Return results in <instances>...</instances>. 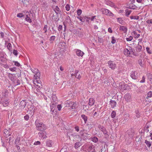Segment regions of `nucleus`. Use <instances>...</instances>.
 <instances>
[{
	"label": "nucleus",
	"instance_id": "obj_64",
	"mask_svg": "<svg viewBox=\"0 0 152 152\" xmlns=\"http://www.w3.org/2000/svg\"><path fill=\"white\" fill-rule=\"evenodd\" d=\"M76 104L74 103H73L71 107V108L72 109H74L75 108V107L76 106Z\"/></svg>",
	"mask_w": 152,
	"mask_h": 152
},
{
	"label": "nucleus",
	"instance_id": "obj_22",
	"mask_svg": "<svg viewBox=\"0 0 152 152\" xmlns=\"http://www.w3.org/2000/svg\"><path fill=\"white\" fill-rule=\"evenodd\" d=\"M110 104L111 107L114 108L116 105V102L115 101L111 100L110 101Z\"/></svg>",
	"mask_w": 152,
	"mask_h": 152
},
{
	"label": "nucleus",
	"instance_id": "obj_56",
	"mask_svg": "<svg viewBox=\"0 0 152 152\" xmlns=\"http://www.w3.org/2000/svg\"><path fill=\"white\" fill-rule=\"evenodd\" d=\"M16 68L15 67L10 68L9 69L12 72H14L16 70Z\"/></svg>",
	"mask_w": 152,
	"mask_h": 152
},
{
	"label": "nucleus",
	"instance_id": "obj_18",
	"mask_svg": "<svg viewBox=\"0 0 152 152\" xmlns=\"http://www.w3.org/2000/svg\"><path fill=\"white\" fill-rule=\"evenodd\" d=\"M66 44L64 42H60L59 44L58 47L60 48V49H63L66 48Z\"/></svg>",
	"mask_w": 152,
	"mask_h": 152
},
{
	"label": "nucleus",
	"instance_id": "obj_28",
	"mask_svg": "<svg viewBox=\"0 0 152 152\" xmlns=\"http://www.w3.org/2000/svg\"><path fill=\"white\" fill-rule=\"evenodd\" d=\"M132 35L134 36V37L136 38H138L140 36V34H137V32L134 31L132 32Z\"/></svg>",
	"mask_w": 152,
	"mask_h": 152
},
{
	"label": "nucleus",
	"instance_id": "obj_12",
	"mask_svg": "<svg viewBox=\"0 0 152 152\" xmlns=\"http://www.w3.org/2000/svg\"><path fill=\"white\" fill-rule=\"evenodd\" d=\"M99 128L103 132L104 134H107L108 136V133L107 131L105 130V128L104 126L101 125H99Z\"/></svg>",
	"mask_w": 152,
	"mask_h": 152
},
{
	"label": "nucleus",
	"instance_id": "obj_55",
	"mask_svg": "<svg viewBox=\"0 0 152 152\" xmlns=\"http://www.w3.org/2000/svg\"><path fill=\"white\" fill-rule=\"evenodd\" d=\"M13 54L16 56H17L18 55V51L17 50H14L13 51Z\"/></svg>",
	"mask_w": 152,
	"mask_h": 152
},
{
	"label": "nucleus",
	"instance_id": "obj_21",
	"mask_svg": "<svg viewBox=\"0 0 152 152\" xmlns=\"http://www.w3.org/2000/svg\"><path fill=\"white\" fill-rule=\"evenodd\" d=\"M38 134L39 137L41 138L45 139L47 137V136L45 135L44 134L43 132H39Z\"/></svg>",
	"mask_w": 152,
	"mask_h": 152
},
{
	"label": "nucleus",
	"instance_id": "obj_53",
	"mask_svg": "<svg viewBox=\"0 0 152 152\" xmlns=\"http://www.w3.org/2000/svg\"><path fill=\"white\" fill-rule=\"evenodd\" d=\"M17 16L18 18H22L24 16V15L22 13H20L18 14Z\"/></svg>",
	"mask_w": 152,
	"mask_h": 152
},
{
	"label": "nucleus",
	"instance_id": "obj_32",
	"mask_svg": "<svg viewBox=\"0 0 152 152\" xmlns=\"http://www.w3.org/2000/svg\"><path fill=\"white\" fill-rule=\"evenodd\" d=\"M81 117H82V118L84 120V123H86V121L87 120V117L84 115H82Z\"/></svg>",
	"mask_w": 152,
	"mask_h": 152
},
{
	"label": "nucleus",
	"instance_id": "obj_13",
	"mask_svg": "<svg viewBox=\"0 0 152 152\" xmlns=\"http://www.w3.org/2000/svg\"><path fill=\"white\" fill-rule=\"evenodd\" d=\"M26 101L23 100L21 101L19 104V107L21 109H23L26 105Z\"/></svg>",
	"mask_w": 152,
	"mask_h": 152
},
{
	"label": "nucleus",
	"instance_id": "obj_31",
	"mask_svg": "<svg viewBox=\"0 0 152 152\" xmlns=\"http://www.w3.org/2000/svg\"><path fill=\"white\" fill-rule=\"evenodd\" d=\"M152 97V91H150L147 94V97L146 98L148 99V98H151Z\"/></svg>",
	"mask_w": 152,
	"mask_h": 152
},
{
	"label": "nucleus",
	"instance_id": "obj_42",
	"mask_svg": "<svg viewBox=\"0 0 152 152\" xmlns=\"http://www.w3.org/2000/svg\"><path fill=\"white\" fill-rule=\"evenodd\" d=\"M89 107V106L88 105H84L83 107V109L86 111H87L88 110Z\"/></svg>",
	"mask_w": 152,
	"mask_h": 152
},
{
	"label": "nucleus",
	"instance_id": "obj_20",
	"mask_svg": "<svg viewBox=\"0 0 152 152\" xmlns=\"http://www.w3.org/2000/svg\"><path fill=\"white\" fill-rule=\"evenodd\" d=\"M95 102V100L93 98H90L89 99V101L88 103V104L89 105L92 106L94 104Z\"/></svg>",
	"mask_w": 152,
	"mask_h": 152
},
{
	"label": "nucleus",
	"instance_id": "obj_43",
	"mask_svg": "<svg viewBox=\"0 0 152 152\" xmlns=\"http://www.w3.org/2000/svg\"><path fill=\"white\" fill-rule=\"evenodd\" d=\"M92 141L95 142H96L98 141V139L96 137H94L92 140Z\"/></svg>",
	"mask_w": 152,
	"mask_h": 152
},
{
	"label": "nucleus",
	"instance_id": "obj_7",
	"mask_svg": "<svg viewBox=\"0 0 152 152\" xmlns=\"http://www.w3.org/2000/svg\"><path fill=\"white\" fill-rule=\"evenodd\" d=\"M108 64L109 67L113 70L116 67V64L113 61H109L108 62Z\"/></svg>",
	"mask_w": 152,
	"mask_h": 152
},
{
	"label": "nucleus",
	"instance_id": "obj_57",
	"mask_svg": "<svg viewBox=\"0 0 152 152\" xmlns=\"http://www.w3.org/2000/svg\"><path fill=\"white\" fill-rule=\"evenodd\" d=\"M29 117L28 115H26L24 117L25 119L26 120H28L29 119Z\"/></svg>",
	"mask_w": 152,
	"mask_h": 152
},
{
	"label": "nucleus",
	"instance_id": "obj_40",
	"mask_svg": "<svg viewBox=\"0 0 152 152\" xmlns=\"http://www.w3.org/2000/svg\"><path fill=\"white\" fill-rule=\"evenodd\" d=\"M112 40L111 41V42L112 44H115L116 42V39L114 37H113L112 38Z\"/></svg>",
	"mask_w": 152,
	"mask_h": 152
},
{
	"label": "nucleus",
	"instance_id": "obj_24",
	"mask_svg": "<svg viewBox=\"0 0 152 152\" xmlns=\"http://www.w3.org/2000/svg\"><path fill=\"white\" fill-rule=\"evenodd\" d=\"M4 55L3 52H0V61H4Z\"/></svg>",
	"mask_w": 152,
	"mask_h": 152
},
{
	"label": "nucleus",
	"instance_id": "obj_52",
	"mask_svg": "<svg viewBox=\"0 0 152 152\" xmlns=\"http://www.w3.org/2000/svg\"><path fill=\"white\" fill-rule=\"evenodd\" d=\"M90 18H88L86 17H85L84 18V20H85L87 22L89 23V20H90Z\"/></svg>",
	"mask_w": 152,
	"mask_h": 152
},
{
	"label": "nucleus",
	"instance_id": "obj_39",
	"mask_svg": "<svg viewBox=\"0 0 152 152\" xmlns=\"http://www.w3.org/2000/svg\"><path fill=\"white\" fill-rule=\"evenodd\" d=\"M146 22L148 24V25L151 26L152 24V19L148 20L146 21Z\"/></svg>",
	"mask_w": 152,
	"mask_h": 152
},
{
	"label": "nucleus",
	"instance_id": "obj_63",
	"mask_svg": "<svg viewBox=\"0 0 152 152\" xmlns=\"http://www.w3.org/2000/svg\"><path fill=\"white\" fill-rule=\"evenodd\" d=\"M62 26L61 25H59L58 26V30L59 31H61L62 30Z\"/></svg>",
	"mask_w": 152,
	"mask_h": 152
},
{
	"label": "nucleus",
	"instance_id": "obj_27",
	"mask_svg": "<svg viewBox=\"0 0 152 152\" xmlns=\"http://www.w3.org/2000/svg\"><path fill=\"white\" fill-rule=\"evenodd\" d=\"M81 145V143L80 142H78L76 143L75 144V148L77 149Z\"/></svg>",
	"mask_w": 152,
	"mask_h": 152
},
{
	"label": "nucleus",
	"instance_id": "obj_33",
	"mask_svg": "<svg viewBox=\"0 0 152 152\" xmlns=\"http://www.w3.org/2000/svg\"><path fill=\"white\" fill-rule=\"evenodd\" d=\"M116 115V113L115 111L113 110L111 114V117L112 118H115Z\"/></svg>",
	"mask_w": 152,
	"mask_h": 152
},
{
	"label": "nucleus",
	"instance_id": "obj_54",
	"mask_svg": "<svg viewBox=\"0 0 152 152\" xmlns=\"http://www.w3.org/2000/svg\"><path fill=\"white\" fill-rule=\"evenodd\" d=\"M146 50L147 52L149 54H151L152 53L151 51L150 50V48L148 47L146 48Z\"/></svg>",
	"mask_w": 152,
	"mask_h": 152
},
{
	"label": "nucleus",
	"instance_id": "obj_41",
	"mask_svg": "<svg viewBox=\"0 0 152 152\" xmlns=\"http://www.w3.org/2000/svg\"><path fill=\"white\" fill-rule=\"evenodd\" d=\"M81 76L80 73H78V72L76 73V77L77 78L80 79V78Z\"/></svg>",
	"mask_w": 152,
	"mask_h": 152
},
{
	"label": "nucleus",
	"instance_id": "obj_26",
	"mask_svg": "<svg viewBox=\"0 0 152 152\" xmlns=\"http://www.w3.org/2000/svg\"><path fill=\"white\" fill-rule=\"evenodd\" d=\"M29 0H22L21 2L25 5H27L29 4Z\"/></svg>",
	"mask_w": 152,
	"mask_h": 152
},
{
	"label": "nucleus",
	"instance_id": "obj_51",
	"mask_svg": "<svg viewBox=\"0 0 152 152\" xmlns=\"http://www.w3.org/2000/svg\"><path fill=\"white\" fill-rule=\"evenodd\" d=\"M131 11H126L125 15L126 16H128L131 13Z\"/></svg>",
	"mask_w": 152,
	"mask_h": 152
},
{
	"label": "nucleus",
	"instance_id": "obj_47",
	"mask_svg": "<svg viewBox=\"0 0 152 152\" xmlns=\"http://www.w3.org/2000/svg\"><path fill=\"white\" fill-rule=\"evenodd\" d=\"M65 8L67 11H69L70 9L69 5L68 4H67L65 6Z\"/></svg>",
	"mask_w": 152,
	"mask_h": 152
},
{
	"label": "nucleus",
	"instance_id": "obj_36",
	"mask_svg": "<svg viewBox=\"0 0 152 152\" xmlns=\"http://www.w3.org/2000/svg\"><path fill=\"white\" fill-rule=\"evenodd\" d=\"M66 105L65 106V107H69L72 105V103L69 101H67L66 102Z\"/></svg>",
	"mask_w": 152,
	"mask_h": 152
},
{
	"label": "nucleus",
	"instance_id": "obj_37",
	"mask_svg": "<svg viewBox=\"0 0 152 152\" xmlns=\"http://www.w3.org/2000/svg\"><path fill=\"white\" fill-rule=\"evenodd\" d=\"M8 76L11 80H14V77H12L13 76V74L9 73L8 74Z\"/></svg>",
	"mask_w": 152,
	"mask_h": 152
},
{
	"label": "nucleus",
	"instance_id": "obj_58",
	"mask_svg": "<svg viewBox=\"0 0 152 152\" xmlns=\"http://www.w3.org/2000/svg\"><path fill=\"white\" fill-rule=\"evenodd\" d=\"M145 77L144 76H143L142 78V79L140 80V82L141 83H143L145 82Z\"/></svg>",
	"mask_w": 152,
	"mask_h": 152
},
{
	"label": "nucleus",
	"instance_id": "obj_46",
	"mask_svg": "<svg viewBox=\"0 0 152 152\" xmlns=\"http://www.w3.org/2000/svg\"><path fill=\"white\" fill-rule=\"evenodd\" d=\"M145 142L147 146L148 147H150L151 146V144L150 142L145 140Z\"/></svg>",
	"mask_w": 152,
	"mask_h": 152
},
{
	"label": "nucleus",
	"instance_id": "obj_62",
	"mask_svg": "<svg viewBox=\"0 0 152 152\" xmlns=\"http://www.w3.org/2000/svg\"><path fill=\"white\" fill-rule=\"evenodd\" d=\"M67 150L66 148H62L60 151V152H66Z\"/></svg>",
	"mask_w": 152,
	"mask_h": 152
},
{
	"label": "nucleus",
	"instance_id": "obj_16",
	"mask_svg": "<svg viewBox=\"0 0 152 152\" xmlns=\"http://www.w3.org/2000/svg\"><path fill=\"white\" fill-rule=\"evenodd\" d=\"M28 108V110H27V112L29 111L30 112H31V114L32 113H34L35 110V107H34L33 105H31L29 106H27Z\"/></svg>",
	"mask_w": 152,
	"mask_h": 152
},
{
	"label": "nucleus",
	"instance_id": "obj_15",
	"mask_svg": "<svg viewBox=\"0 0 152 152\" xmlns=\"http://www.w3.org/2000/svg\"><path fill=\"white\" fill-rule=\"evenodd\" d=\"M131 77L133 79H136L137 78L138 75L137 72L134 71L131 73L130 75Z\"/></svg>",
	"mask_w": 152,
	"mask_h": 152
},
{
	"label": "nucleus",
	"instance_id": "obj_4",
	"mask_svg": "<svg viewBox=\"0 0 152 152\" xmlns=\"http://www.w3.org/2000/svg\"><path fill=\"white\" fill-rule=\"evenodd\" d=\"M10 124H7V128H8L9 130H7V129H5L4 130V136L6 138H7V137L10 136L12 134V132H10L11 130V128H8L10 126Z\"/></svg>",
	"mask_w": 152,
	"mask_h": 152
},
{
	"label": "nucleus",
	"instance_id": "obj_2",
	"mask_svg": "<svg viewBox=\"0 0 152 152\" xmlns=\"http://www.w3.org/2000/svg\"><path fill=\"white\" fill-rule=\"evenodd\" d=\"M134 130L132 129L128 130L126 133L125 137L127 139V138H132L134 136Z\"/></svg>",
	"mask_w": 152,
	"mask_h": 152
},
{
	"label": "nucleus",
	"instance_id": "obj_50",
	"mask_svg": "<svg viewBox=\"0 0 152 152\" xmlns=\"http://www.w3.org/2000/svg\"><path fill=\"white\" fill-rule=\"evenodd\" d=\"M133 39V37L132 36H130L129 38H126V40L127 41H131Z\"/></svg>",
	"mask_w": 152,
	"mask_h": 152
},
{
	"label": "nucleus",
	"instance_id": "obj_60",
	"mask_svg": "<svg viewBox=\"0 0 152 152\" xmlns=\"http://www.w3.org/2000/svg\"><path fill=\"white\" fill-rule=\"evenodd\" d=\"M7 47L8 49L10 50L11 49V45L10 43H9L8 45L7 46Z\"/></svg>",
	"mask_w": 152,
	"mask_h": 152
},
{
	"label": "nucleus",
	"instance_id": "obj_44",
	"mask_svg": "<svg viewBox=\"0 0 152 152\" xmlns=\"http://www.w3.org/2000/svg\"><path fill=\"white\" fill-rule=\"evenodd\" d=\"M48 147H51L52 146V144L50 141H48L46 143Z\"/></svg>",
	"mask_w": 152,
	"mask_h": 152
},
{
	"label": "nucleus",
	"instance_id": "obj_1",
	"mask_svg": "<svg viewBox=\"0 0 152 152\" xmlns=\"http://www.w3.org/2000/svg\"><path fill=\"white\" fill-rule=\"evenodd\" d=\"M100 11L103 14L111 17H113L114 16V14L113 13L106 8H102L100 10Z\"/></svg>",
	"mask_w": 152,
	"mask_h": 152
},
{
	"label": "nucleus",
	"instance_id": "obj_35",
	"mask_svg": "<svg viewBox=\"0 0 152 152\" xmlns=\"http://www.w3.org/2000/svg\"><path fill=\"white\" fill-rule=\"evenodd\" d=\"M6 142H12L13 140V139L11 138L10 137H7L6 138Z\"/></svg>",
	"mask_w": 152,
	"mask_h": 152
},
{
	"label": "nucleus",
	"instance_id": "obj_3",
	"mask_svg": "<svg viewBox=\"0 0 152 152\" xmlns=\"http://www.w3.org/2000/svg\"><path fill=\"white\" fill-rule=\"evenodd\" d=\"M132 51L130 47H129L128 48H124V54L127 56H130L132 54Z\"/></svg>",
	"mask_w": 152,
	"mask_h": 152
},
{
	"label": "nucleus",
	"instance_id": "obj_34",
	"mask_svg": "<svg viewBox=\"0 0 152 152\" xmlns=\"http://www.w3.org/2000/svg\"><path fill=\"white\" fill-rule=\"evenodd\" d=\"M51 102L52 104L50 105V107H54L56 106V105L57 103L56 102H53L52 101Z\"/></svg>",
	"mask_w": 152,
	"mask_h": 152
},
{
	"label": "nucleus",
	"instance_id": "obj_49",
	"mask_svg": "<svg viewBox=\"0 0 152 152\" xmlns=\"http://www.w3.org/2000/svg\"><path fill=\"white\" fill-rule=\"evenodd\" d=\"M82 12V11L81 10L79 9V10H77V15L78 16L80 15H81Z\"/></svg>",
	"mask_w": 152,
	"mask_h": 152
},
{
	"label": "nucleus",
	"instance_id": "obj_25",
	"mask_svg": "<svg viewBox=\"0 0 152 152\" xmlns=\"http://www.w3.org/2000/svg\"><path fill=\"white\" fill-rule=\"evenodd\" d=\"M48 26L47 25H45L43 28V30L44 31L43 34L45 35H47V31Z\"/></svg>",
	"mask_w": 152,
	"mask_h": 152
},
{
	"label": "nucleus",
	"instance_id": "obj_14",
	"mask_svg": "<svg viewBox=\"0 0 152 152\" xmlns=\"http://www.w3.org/2000/svg\"><path fill=\"white\" fill-rule=\"evenodd\" d=\"M52 7L53 10L55 12L57 15L60 14L61 12L59 8L57 6H53Z\"/></svg>",
	"mask_w": 152,
	"mask_h": 152
},
{
	"label": "nucleus",
	"instance_id": "obj_17",
	"mask_svg": "<svg viewBox=\"0 0 152 152\" xmlns=\"http://www.w3.org/2000/svg\"><path fill=\"white\" fill-rule=\"evenodd\" d=\"M105 4L108 5L110 6L111 7H115V5L114 3L109 0H105Z\"/></svg>",
	"mask_w": 152,
	"mask_h": 152
},
{
	"label": "nucleus",
	"instance_id": "obj_23",
	"mask_svg": "<svg viewBox=\"0 0 152 152\" xmlns=\"http://www.w3.org/2000/svg\"><path fill=\"white\" fill-rule=\"evenodd\" d=\"M83 130H81L80 132V135H81L82 137L85 139L88 138L87 136L86 135L87 134H86V133H82V132H83Z\"/></svg>",
	"mask_w": 152,
	"mask_h": 152
},
{
	"label": "nucleus",
	"instance_id": "obj_10",
	"mask_svg": "<svg viewBox=\"0 0 152 152\" xmlns=\"http://www.w3.org/2000/svg\"><path fill=\"white\" fill-rule=\"evenodd\" d=\"M38 83H36V84H34L35 86L34 90L36 89L37 92H39L42 88L41 85L40 83V81L38 82Z\"/></svg>",
	"mask_w": 152,
	"mask_h": 152
},
{
	"label": "nucleus",
	"instance_id": "obj_8",
	"mask_svg": "<svg viewBox=\"0 0 152 152\" xmlns=\"http://www.w3.org/2000/svg\"><path fill=\"white\" fill-rule=\"evenodd\" d=\"M118 88L121 91H123L124 90L126 89V84L123 82H121L119 83Z\"/></svg>",
	"mask_w": 152,
	"mask_h": 152
},
{
	"label": "nucleus",
	"instance_id": "obj_59",
	"mask_svg": "<svg viewBox=\"0 0 152 152\" xmlns=\"http://www.w3.org/2000/svg\"><path fill=\"white\" fill-rule=\"evenodd\" d=\"M15 65L17 66H20V64L17 61H15Z\"/></svg>",
	"mask_w": 152,
	"mask_h": 152
},
{
	"label": "nucleus",
	"instance_id": "obj_61",
	"mask_svg": "<svg viewBox=\"0 0 152 152\" xmlns=\"http://www.w3.org/2000/svg\"><path fill=\"white\" fill-rule=\"evenodd\" d=\"M77 18L80 20L82 22H83L84 20H83V18L81 16L77 17Z\"/></svg>",
	"mask_w": 152,
	"mask_h": 152
},
{
	"label": "nucleus",
	"instance_id": "obj_11",
	"mask_svg": "<svg viewBox=\"0 0 152 152\" xmlns=\"http://www.w3.org/2000/svg\"><path fill=\"white\" fill-rule=\"evenodd\" d=\"M76 55L78 56L82 57L84 54V53L80 50L77 49L75 50Z\"/></svg>",
	"mask_w": 152,
	"mask_h": 152
},
{
	"label": "nucleus",
	"instance_id": "obj_45",
	"mask_svg": "<svg viewBox=\"0 0 152 152\" xmlns=\"http://www.w3.org/2000/svg\"><path fill=\"white\" fill-rule=\"evenodd\" d=\"M62 107L61 104H59L57 105V108L58 111H60L61 110Z\"/></svg>",
	"mask_w": 152,
	"mask_h": 152
},
{
	"label": "nucleus",
	"instance_id": "obj_29",
	"mask_svg": "<svg viewBox=\"0 0 152 152\" xmlns=\"http://www.w3.org/2000/svg\"><path fill=\"white\" fill-rule=\"evenodd\" d=\"M26 20L28 22L31 23V19L30 18L29 16H28V14L26 15Z\"/></svg>",
	"mask_w": 152,
	"mask_h": 152
},
{
	"label": "nucleus",
	"instance_id": "obj_38",
	"mask_svg": "<svg viewBox=\"0 0 152 152\" xmlns=\"http://www.w3.org/2000/svg\"><path fill=\"white\" fill-rule=\"evenodd\" d=\"M55 37L54 36H53L51 37L50 39V41L51 42H53L55 40Z\"/></svg>",
	"mask_w": 152,
	"mask_h": 152
},
{
	"label": "nucleus",
	"instance_id": "obj_9",
	"mask_svg": "<svg viewBox=\"0 0 152 152\" xmlns=\"http://www.w3.org/2000/svg\"><path fill=\"white\" fill-rule=\"evenodd\" d=\"M9 102V101L7 99H5L3 101L1 98H0V104H3L4 107L7 106Z\"/></svg>",
	"mask_w": 152,
	"mask_h": 152
},
{
	"label": "nucleus",
	"instance_id": "obj_30",
	"mask_svg": "<svg viewBox=\"0 0 152 152\" xmlns=\"http://www.w3.org/2000/svg\"><path fill=\"white\" fill-rule=\"evenodd\" d=\"M57 97L55 95H53L52 96V101L53 102L57 101Z\"/></svg>",
	"mask_w": 152,
	"mask_h": 152
},
{
	"label": "nucleus",
	"instance_id": "obj_5",
	"mask_svg": "<svg viewBox=\"0 0 152 152\" xmlns=\"http://www.w3.org/2000/svg\"><path fill=\"white\" fill-rule=\"evenodd\" d=\"M34 74L33 82L34 84H36V83H38V82L39 81V80H37V79L39 78L40 74L39 71L36 73H34Z\"/></svg>",
	"mask_w": 152,
	"mask_h": 152
},
{
	"label": "nucleus",
	"instance_id": "obj_19",
	"mask_svg": "<svg viewBox=\"0 0 152 152\" xmlns=\"http://www.w3.org/2000/svg\"><path fill=\"white\" fill-rule=\"evenodd\" d=\"M120 30L124 33L126 32L127 31V28L124 26H121L120 27Z\"/></svg>",
	"mask_w": 152,
	"mask_h": 152
},
{
	"label": "nucleus",
	"instance_id": "obj_6",
	"mask_svg": "<svg viewBox=\"0 0 152 152\" xmlns=\"http://www.w3.org/2000/svg\"><path fill=\"white\" fill-rule=\"evenodd\" d=\"M46 126L44 124H37L36 128L37 130L42 131L46 129Z\"/></svg>",
	"mask_w": 152,
	"mask_h": 152
},
{
	"label": "nucleus",
	"instance_id": "obj_48",
	"mask_svg": "<svg viewBox=\"0 0 152 152\" xmlns=\"http://www.w3.org/2000/svg\"><path fill=\"white\" fill-rule=\"evenodd\" d=\"M31 71L34 73H36L39 71L36 68L31 69Z\"/></svg>",
	"mask_w": 152,
	"mask_h": 152
}]
</instances>
